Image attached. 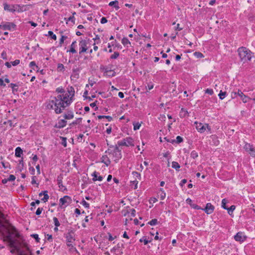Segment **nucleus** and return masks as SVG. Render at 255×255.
Segmentation results:
<instances>
[{"instance_id":"f257e3e1","label":"nucleus","mask_w":255,"mask_h":255,"mask_svg":"<svg viewBox=\"0 0 255 255\" xmlns=\"http://www.w3.org/2000/svg\"><path fill=\"white\" fill-rule=\"evenodd\" d=\"M74 94L69 93L58 95L57 97L52 98L47 103L48 109L53 110L57 114H60L65 107L71 102L72 96Z\"/></svg>"},{"instance_id":"f03ea898","label":"nucleus","mask_w":255,"mask_h":255,"mask_svg":"<svg viewBox=\"0 0 255 255\" xmlns=\"http://www.w3.org/2000/svg\"><path fill=\"white\" fill-rule=\"evenodd\" d=\"M238 52L241 60L244 62L251 60L252 52L246 47H242L239 48Z\"/></svg>"},{"instance_id":"7ed1b4c3","label":"nucleus","mask_w":255,"mask_h":255,"mask_svg":"<svg viewBox=\"0 0 255 255\" xmlns=\"http://www.w3.org/2000/svg\"><path fill=\"white\" fill-rule=\"evenodd\" d=\"M118 144L119 146H133L134 145L133 139L130 137H128L124 138L121 141H118Z\"/></svg>"},{"instance_id":"20e7f679","label":"nucleus","mask_w":255,"mask_h":255,"mask_svg":"<svg viewBox=\"0 0 255 255\" xmlns=\"http://www.w3.org/2000/svg\"><path fill=\"white\" fill-rule=\"evenodd\" d=\"M195 124L196 125V128L197 130L200 133L204 132L205 131L206 128L209 131L211 130V128L209 127L208 124L204 125L201 123H198L197 122H195Z\"/></svg>"},{"instance_id":"39448f33","label":"nucleus","mask_w":255,"mask_h":255,"mask_svg":"<svg viewBox=\"0 0 255 255\" xmlns=\"http://www.w3.org/2000/svg\"><path fill=\"white\" fill-rule=\"evenodd\" d=\"M244 148L247 152H249L252 156L255 157V148L253 145L246 143L244 146Z\"/></svg>"},{"instance_id":"423d86ee","label":"nucleus","mask_w":255,"mask_h":255,"mask_svg":"<svg viewBox=\"0 0 255 255\" xmlns=\"http://www.w3.org/2000/svg\"><path fill=\"white\" fill-rule=\"evenodd\" d=\"M71 201V198L68 196H65L63 198L60 199L59 205L61 207L64 206V207L68 206Z\"/></svg>"},{"instance_id":"0eeeda50","label":"nucleus","mask_w":255,"mask_h":255,"mask_svg":"<svg viewBox=\"0 0 255 255\" xmlns=\"http://www.w3.org/2000/svg\"><path fill=\"white\" fill-rule=\"evenodd\" d=\"M80 51L79 53L81 54L83 52H86L88 49L87 42L86 40H82L79 42Z\"/></svg>"},{"instance_id":"6e6552de","label":"nucleus","mask_w":255,"mask_h":255,"mask_svg":"<svg viewBox=\"0 0 255 255\" xmlns=\"http://www.w3.org/2000/svg\"><path fill=\"white\" fill-rule=\"evenodd\" d=\"M29 6H30V5H20L19 4H16L14 6V9H16V11L17 12H21L27 10Z\"/></svg>"},{"instance_id":"1a4fd4ad","label":"nucleus","mask_w":255,"mask_h":255,"mask_svg":"<svg viewBox=\"0 0 255 255\" xmlns=\"http://www.w3.org/2000/svg\"><path fill=\"white\" fill-rule=\"evenodd\" d=\"M234 239L236 241L243 242L246 240V237L243 233L239 232L235 236Z\"/></svg>"},{"instance_id":"9d476101","label":"nucleus","mask_w":255,"mask_h":255,"mask_svg":"<svg viewBox=\"0 0 255 255\" xmlns=\"http://www.w3.org/2000/svg\"><path fill=\"white\" fill-rule=\"evenodd\" d=\"M15 26L16 25L14 23L10 22H6L5 24L0 25V27H2L4 30H10L11 28L14 29Z\"/></svg>"},{"instance_id":"9b49d317","label":"nucleus","mask_w":255,"mask_h":255,"mask_svg":"<svg viewBox=\"0 0 255 255\" xmlns=\"http://www.w3.org/2000/svg\"><path fill=\"white\" fill-rule=\"evenodd\" d=\"M214 210V207L210 203H208L206 204L204 211L207 214H210L213 213Z\"/></svg>"},{"instance_id":"f8f14e48","label":"nucleus","mask_w":255,"mask_h":255,"mask_svg":"<svg viewBox=\"0 0 255 255\" xmlns=\"http://www.w3.org/2000/svg\"><path fill=\"white\" fill-rule=\"evenodd\" d=\"M238 95L240 96L242 100V101L244 103H246L248 102L249 100L250 99V98L245 95L240 90L238 91Z\"/></svg>"},{"instance_id":"ddd939ff","label":"nucleus","mask_w":255,"mask_h":255,"mask_svg":"<svg viewBox=\"0 0 255 255\" xmlns=\"http://www.w3.org/2000/svg\"><path fill=\"white\" fill-rule=\"evenodd\" d=\"M4 9L9 12H14L16 11V9H14L15 5H10L6 3L3 4Z\"/></svg>"},{"instance_id":"4468645a","label":"nucleus","mask_w":255,"mask_h":255,"mask_svg":"<svg viewBox=\"0 0 255 255\" xmlns=\"http://www.w3.org/2000/svg\"><path fill=\"white\" fill-rule=\"evenodd\" d=\"M66 241L68 242H73L75 241L74 238V233L72 231L68 232L66 235Z\"/></svg>"},{"instance_id":"2eb2a0df","label":"nucleus","mask_w":255,"mask_h":255,"mask_svg":"<svg viewBox=\"0 0 255 255\" xmlns=\"http://www.w3.org/2000/svg\"><path fill=\"white\" fill-rule=\"evenodd\" d=\"M92 175L93 177V180L94 181H101L103 180V177L99 175V173L96 171L94 172Z\"/></svg>"},{"instance_id":"dca6fc26","label":"nucleus","mask_w":255,"mask_h":255,"mask_svg":"<svg viewBox=\"0 0 255 255\" xmlns=\"http://www.w3.org/2000/svg\"><path fill=\"white\" fill-rule=\"evenodd\" d=\"M67 124V122L65 120H60L58 123L55 125L57 128H61L64 127Z\"/></svg>"},{"instance_id":"f3484780","label":"nucleus","mask_w":255,"mask_h":255,"mask_svg":"<svg viewBox=\"0 0 255 255\" xmlns=\"http://www.w3.org/2000/svg\"><path fill=\"white\" fill-rule=\"evenodd\" d=\"M102 162L104 163L106 166H108L111 163V161L107 155L103 156Z\"/></svg>"},{"instance_id":"a211bd4d","label":"nucleus","mask_w":255,"mask_h":255,"mask_svg":"<svg viewBox=\"0 0 255 255\" xmlns=\"http://www.w3.org/2000/svg\"><path fill=\"white\" fill-rule=\"evenodd\" d=\"M23 151L20 147H17L15 150V155L16 157H20L22 154Z\"/></svg>"},{"instance_id":"6ab92c4d","label":"nucleus","mask_w":255,"mask_h":255,"mask_svg":"<svg viewBox=\"0 0 255 255\" xmlns=\"http://www.w3.org/2000/svg\"><path fill=\"white\" fill-rule=\"evenodd\" d=\"M76 43V41H74V42H72V43L71 45L70 49L69 50V52H71L72 53H76L77 51H76V50L75 49V44ZM67 52H68V51H67Z\"/></svg>"},{"instance_id":"aec40b11","label":"nucleus","mask_w":255,"mask_h":255,"mask_svg":"<svg viewBox=\"0 0 255 255\" xmlns=\"http://www.w3.org/2000/svg\"><path fill=\"white\" fill-rule=\"evenodd\" d=\"M118 3L119 2L117 0L112 1L109 3V5L110 6H114L116 9H118L120 8L118 5Z\"/></svg>"},{"instance_id":"412c9836","label":"nucleus","mask_w":255,"mask_h":255,"mask_svg":"<svg viewBox=\"0 0 255 255\" xmlns=\"http://www.w3.org/2000/svg\"><path fill=\"white\" fill-rule=\"evenodd\" d=\"M65 119L70 120L73 118L74 115L72 112H69L64 115Z\"/></svg>"},{"instance_id":"4be33fe9","label":"nucleus","mask_w":255,"mask_h":255,"mask_svg":"<svg viewBox=\"0 0 255 255\" xmlns=\"http://www.w3.org/2000/svg\"><path fill=\"white\" fill-rule=\"evenodd\" d=\"M111 154L116 157V159H115V161L119 160L122 157L121 152H112Z\"/></svg>"},{"instance_id":"5701e85b","label":"nucleus","mask_w":255,"mask_h":255,"mask_svg":"<svg viewBox=\"0 0 255 255\" xmlns=\"http://www.w3.org/2000/svg\"><path fill=\"white\" fill-rule=\"evenodd\" d=\"M121 152V150L119 149V148L116 146L113 150H111L110 149H108V151H106V152L109 153L110 154L112 153V152Z\"/></svg>"},{"instance_id":"b1692460","label":"nucleus","mask_w":255,"mask_h":255,"mask_svg":"<svg viewBox=\"0 0 255 255\" xmlns=\"http://www.w3.org/2000/svg\"><path fill=\"white\" fill-rule=\"evenodd\" d=\"M43 195H44V197L43 198L41 199V200L43 201L44 202H45L48 200V199L49 198V196L48 195L47 191H43Z\"/></svg>"},{"instance_id":"393cba45","label":"nucleus","mask_w":255,"mask_h":255,"mask_svg":"<svg viewBox=\"0 0 255 255\" xmlns=\"http://www.w3.org/2000/svg\"><path fill=\"white\" fill-rule=\"evenodd\" d=\"M122 43L124 46H127L128 44H130V41L126 37H124L122 39Z\"/></svg>"},{"instance_id":"a878e982","label":"nucleus","mask_w":255,"mask_h":255,"mask_svg":"<svg viewBox=\"0 0 255 255\" xmlns=\"http://www.w3.org/2000/svg\"><path fill=\"white\" fill-rule=\"evenodd\" d=\"M172 167L175 169L176 170H178L180 168V166L178 162L176 161H173L172 162Z\"/></svg>"},{"instance_id":"bb28decb","label":"nucleus","mask_w":255,"mask_h":255,"mask_svg":"<svg viewBox=\"0 0 255 255\" xmlns=\"http://www.w3.org/2000/svg\"><path fill=\"white\" fill-rule=\"evenodd\" d=\"M132 174L135 177V180L138 179L140 180L141 179L140 174L139 173H138L137 172L133 171L132 172Z\"/></svg>"},{"instance_id":"cd10ccee","label":"nucleus","mask_w":255,"mask_h":255,"mask_svg":"<svg viewBox=\"0 0 255 255\" xmlns=\"http://www.w3.org/2000/svg\"><path fill=\"white\" fill-rule=\"evenodd\" d=\"M235 209V206L234 205H232L230 208H228L226 209V210H228V212L229 214L231 215L234 211V210Z\"/></svg>"},{"instance_id":"c85d7f7f","label":"nucleus","mask_w":255,"mask_h":255,"mask_svg":"<svg viewBox=\"0 0 255 255\" xmlns=\"http://www.w3.org/2000/svg\"><path fill=\"white\" fill-rule=\"evenodd\" d=\"M65 69V67L63 64L59 63L57 66V70L58 71H63Z\"/></svg>"},{"instance_id":"c756f323","label":"nucleus","mask_w":255,"mask_h":255,"mask_svg":"<svg viewBox=\"0 0 255 255\" xmlns=\"http://www.w3.org/2000/svg\"><path fill=\"white\" fill-rule=\"evenodd\" d=\"M227 203V201L226 199H223L222 201V207L224 208V209H227V207L226 206V204Z\"/></svg>"},{"instance_id":"7c9ffc66","label":"nucleus","mask_w":255,"mask_h":255,"mask_svg":"<svg viewBox=\"0 0 255 255\" xmlns=\"http://www.w3.org/2000/svg\"><path fill=\"white\" fill-rule=\"evenodd\" d=\"M11 88L12 89V92L14 93L15 91H17V88H15V87H17L18 86L13 83H11L10 85Z\"/></svg>"},{"instance_id":"2f4dec72","label":"nucleus","mask_w":255,"mask_h":255,"mask_svg":"<svg viewBox=\"0 0 255 255\" xmlns=\"http://www.w3.org/2000/svg\"><path fill=\"white\" fill-rule=\"evenodd\" d=\"M226 94V92H223L222 91H221L218 96L220 99L223 100L225 98Z\"/></svg>"},{"instance_id":"473e14b6","label":"nucleus","mask_w":255,"mask_h":255,"mask_svg":"<svg viewBox=\"0 0 255 255\" xmlns=\"http://www.w3.org/2000/svg\"><path fill=\"white\" fill-rule=\"evenodd\" d=\"M157 220L156 219H152L148 223V224L150 225L151 226L155 225L156 224H157Z\"/></svg>"},{"instance_id":"72a5a7b5","label":"nucleus","mask_w":255,"mask_h":255,"mask_svg":"<svg viewBox=\"0 0 255 255\" xmlns=\"http://www.w3.org/2000/svg\"><path fill=\"white\" fill-rule=\"evenodd\" d=\"M194 55L197 57V58H203L204 57V56L203 54L200 52H195L194 53Z\"/></svg>"},{"instance_id":"f704fd0d","label":"nucleus","mask_w":255,"mask_h":255,"mask_svg":"<svg viewBox=\"0 0 255 255\" xmlns=\"http://www.w3.org/2000/svg\"><path fill=\"white\" fill-rule=\"evenodd\" d=\"M53 220L54 225L56 227H59L60 225V223H59L58 219L56 217H54Z\"/></svg>"},{"instance_id":"c9c22d12","label":"nucleus","mask_w":255,"mask_h":255,"mask_svg":"<svg viewBox=\"0 0 255 255\" xmlns=\"http://www.w3.org/2000/svg\"><path fill=\"white\" fill-rule=\"evenodd\" d=\"M198 153L195 151H192L191 153V157L193 158V159H195L196 158H197L198 157Z\"/></svg>"},{"instance_id":"e433bc0d","label":"nucleus","mask_w":255,"mask_h":255,"mask_svg":"<svg viewBox=\"0 0 255 255\" xmlns=\"http://www.w3.org/2000/svg\"><path fill=\"white\" fill-rule=\"evenodd\" d=\"M119 53L118 52H115L111 56V59H117L119 56Z\"/></svg>"},{"instance_id":"4c0bfd02","label":"nucleus","mask_w":255,"mask_h":255,"mask_svg":"<svg viewBox=\"0 0 255 255\" xmlns=\"http://www.w3.org/2000/svg\"><path fill=\"white\" fill-rule=\"evenodd\" d=\"M48 33V35L51 36L52 39H53L54 40L56 39L57 37H56V35L53 33V32L52 31H49Z\"/></svg>"},{"instance_id":"58836bf2","label":"nucleus","mask_w":255,"mask_h":255,"mask_svg":"<svg viewBox=\"0 0 255 255\" xmlns=\"http://www.w3.org/2000/svg\"><path fill=\"white\" fill-rule=\"evenodd\" d=\"M140 242H144V245H147L150 241L146 240V238L143 237L142 239L139 240Z\"/></svg>"},{"instance_id":"ea45409f","label":"nucleus","mask_w":255,"mask_h":255,"mask_svg":"<svg viewBox=\"0 0 255 255\" xmlns=\"http://www.w3.org/2000/svg\"><path fill=\"white\" fill-rule=\"evenodd\" d=\"M141 125L138 123L133 124V129L134 130L138 129L140 127Z\"/></svg>"},{"instance_id":"a19ab883","label":"nucleus","mask_w":255,"mask_h":255,"mask_svg":"<svg viewBox=\"0 0 255 255\" xmlns=\"http://www.w3.org/2000/svg\"><path fill=\"white\" fill-rule=\"evenodd\" d=\"M205 93L206 94H208L210 95H212L214 93V92H213V90L211 89H207L206 90H205Z\"/></svg>"},{"instance_id":"79ce46f5","label":"nucleus","mask_w":255,"mask_h":255,"mask_svg":"<svg viewBox=\"0 0 255 255\" xmlns=\"http://www.w3.org/2000/svg\"><path fill=\"white\" fill-rule=\"evenodd\" d=\"M82 121V118H78L76 121H74L72 123L73 125H78Z\"/></svg>"},{"instance_id":"37998d69","label":"nucleus","mask_w":255,"mask_h":255,"mask_svg":"<svg viewBox=\"0 0 255 255\" xmlns=\"http://www.w3.org/2000/svg\"><path fill=\"white\" fill-rule=\"evenodd\" d=\"M32 237L35 239L37 242H39L40 239L38 237V235L37 234H32L31 235Z\"/></svg>"},{"instance_id":"c03bdc74","label":"nucleus","mask_w":255,"mask_h":255,"mask_svg":"<svg viewBox=\"0 0 255 255\" xmlns=\"http://www.w3.org/2000/svg\"><path fill=\"white\" fill-rule=\"evenodd\" d=\"M56 91L59 93H63L65 92L64 90L62 87L57 88Z\"/></svg>"},{"instance_id":"a18cd8bd","label":"nucleus","mask_w":255,"mask_h":255,"mask_svg":"<svg viewBox=\"0 0 255 255\" xmlns=\"http://www.w3.org/2000/svg\"><path fill=\"white\" fill-rule=\"evenodd\" d=\"M67 38V36L62 35L60 39V44L61 45L64 42L65 39Z\"/></svg>"},{"instance_id":"49530a36","label":"nucleus","mask_w":255,"mask_h":255,"mask_svg":"<svg viewBox=\"0 0 255 255\" xmlns=\"http://www.w3.org/2000/svg\"><path fill=\"white\" fill-rule=\"evenodd\" d=\"M182 141H183V138L181 136H177L176 137V143H179L181 142Z\"/></svg>"},{"instance_id":"de8ad7c7","label":"nucleus","mask_w":255,"mask_h":255,"mask_svg":"<svg viewBox=\"0 0 255 255\" xmlns=\"http://www.w3.org/2000/svg\"><path fill=\"white\" fill-rule=\"evenodd\" d=\"M82 204L86 208H88L89 207V204L85 200L82 201Z\"/></svg>"},{"instance_id":"09e8293b","label":"nucleus","mask_w":255,"mask_h":255,"mask_svg":"<svg viewBox=\"0 0 255 255\" xmlns=\"http://www.w3.org/2000/svg\"><path fill=\"white\" fill-rule=\"evenodd\" d=\"M15 179V176L13 175H10L9 177L7 178L9 181H14Z\"/></svg>"},{"instance_id":"8fccbe9b","label":"nucleus","mask_w":255,"mask_h":255,"mask_svg":"<svg viewBox=\"0 0 255 255\" xmlns=\"http://www.w3.org/2000/svg\"><path fill=\"white\" fill-rule=\"evenodd\" d=\"M43 210V209L42 208H38L36 211V213L35 214L37 215H39L40 214H41L42 211Z\"/></svg>"},{"instance_id":"3c124183","label":"nucleus","mask_w":255,"mask_h":255,"mask_svg":"<svg viewBox=\"0 0 255 255\" xmlns=\"http://www.w3.org/2000/svg\"><path fill=\"white\" fill-rule=\"evenodd\" d=\"M237 96H238V92H233L231 93V97H232V98L234 99V98H236Z\"/></svg>"},{"instance_id":"603ef678","label":"nucleus","mask_w":255,"mask_h":255,"mask_svg":"<svg viewBox=\"0 0 255 255\" xmlns=\"http://www.w3.org/2000/svg\"><path fill=\"white\" fill-rule=\"evenodd\" d=\"M23 161L22 159H21L19 160V162L18 168H19V169H21V168H23Z\"/></svg>"},{"instance_id":"864d4df0","label":"nucleus","mask_w":255,"mask_h":255,"mask_svg":"<svg viewBox=\"0 0 255 255\" xmlns=\"http://www.w3.org/2000/svg\"><path fill=\"white\" fill-rule=\"evenodd\" d=\"M20 63V61L19 60H14V61L12 62L11 63H12V65L13 66H16L18 64H19Z\"/></svg>"},{"instance_id":"5fc2aeb1","label":"nucleus","mask_w":255,"mask_h":255,"mask_svg":"<svg viewBox=\"0 0 255 255\" xmlns=\"http://www.w3.org/2000/svg\"><path fill=\"white\" fill-rule=\"evenodd\" d=\"M29 66L30 67H35L36 68H38V66L36 65L35 62L34 61H31L29 64Z\"/></svg>"},{"instance_id":"6e6d98bb","label":"nucleus","mask_w":255,"mask_h":255,"mask_svg":"<svg viewBox=\"0 0 255 255\" xmlns=\"http://www.w3.org/2000/svg\"><path fill=\"white\" fill-rule=\"evenodd\" d=\"M107 22V19L106 17H103L101 19V23L102 24H104Z\"/></svg>"},{"instance_id":"4d7b16f0","label":"nucleus","mask_w":255,"mask_h":255,"mask_svg":"<svg viewBox=\"0 0 255 255\" xmlns=\"http://www.w3.org/2000/svg\"><path fill=\"white\" fill-rule=\"evenodd\" d=\"M57 181H58V184L59 185V187H60L61 186H62V179L59 177H58L57 178Z\"/></svg>"},{"instance_id":"13d9d810","label":"nucleus","mask_w":255,"mask_h":255,"mask_svg":"<svg viewBox=\"0 0 255 255\" xmlns=\"http://www.w3.org/2000/svg\"><path fill=\"white\" fill-rule=\"evenodd\" d=\"M187 182V180L185 179H182L180 183L181 186H183Z\"/></svg>"},{"instance_id":"bf43d9fd","label":"nucleus","mask_w":255,"mask_h":255,"mask_svg":"<svg viewBox=\"0 0 255 255\" xmlns=\"http://www.w3.org/2000/svg\"><path fill=\"white\" fill-rule=\"evenodd\" d=\"M73 242H68V241H66V244H67V246L68 247H71V249H74L75 250H76V249L75 248H73V246H72V243Z\"/></svg>"},{"instance_id":"052dcab7","label":"nucleus","mask_w":255,"mask_h":255,"mask_svg":"<svg viewBox=\"0 0 255 255\" xmlns=\"http://www.w3.org/2000/svg\"><path fill=\"white\" fill-rule=\"evenodd\" d=\"M186 202H187V203L190 204L191 205V206L193 204H192V200L190 198H187L186 199Z\"/></svg>"},{"instance_id":"680f3d73","label":"nucleus","mask_w":255,"mask_h":255,"mask_svg":"<svg viewBox=\"0 0 255 255\" xmlns=\"http://www.w3.org/2000/svg\"><path fill=\"white\" fill-rule=\"evenodd\" d=\"M131 211V216L132 217H134L135 215V210L133 209L130 210Z\"/></svg>"},{"instance_id":"e2e57ef3","label":"nucleus","mask_w":255,"mask_h":255,"mask_svg":"<svg viewBox=\"0 0 255 255\" xmlns=\"http://www.w3.org/2000/svg\"><path fill=\"white\" fill-rule=\"evenodd\" d=\"M68 20L69 21H71L72 22L74 23V22H75V18H74V16H70V17H69L68 18Z\"/></svg>"},{"instance_id":"0e129e2a","label":"nucleus","mask_w":255,"mask_h":255,"mask_svg":"<svg viewBox=\"0 0 255 255\" xmlns=\"http://www.w3.org/2000/svg\"><path fill=\"white\" fill-rule=\"evenodd\" d=\"M28 23H30L31 25L33 27H36L37 26V24L33 21H28Z\"/></svg>"},{"instance_id":"69168bd1","label":"nucleus","mask_w":255,"mask_h":255,"mask_svg":"<svg viewBox=\"0 0 255 255\" xmlns=\"http://www.w3.org/2000/svg\"><path fill=\"white\" fill-rule=\"evenodd\" d=\"M179 25H180L179 24H177V26H176V27L175 28V30H178V31H180V30H181L183 29L182 27H180L179 26Z\"/></svg>"},{"instance_id":"338daca9","label":"nucleus","mask_w":255,"mask_h":255,"mask_svg":"<svg viewBox=\"0 0 255 255\" xmlns=\"http://www.w3.org/2000/svg\"><path fill=\"white\" fill-rule=\"evenodd\" d=\"M93 39L95 41L97 40L98 41H97V43H98L99 41H100V37L98 35H97L96 37L94 38H93Z\"/></svg>"},{"instance_id":"774afa93","label":"nucleus","mask_w":255,"mask_h":255,"mask_svg":"<svg viewBox=\"0 0 255 255\" xmlns=\"http://www.w3.org/2000/svg\"><path fill=\"white\" fill-rule=\"evenodd\" d=\"M118 96L121 98H123L124 97V94L123 93L120 92L118 94Z\"/></svg>"}]
</instances>
